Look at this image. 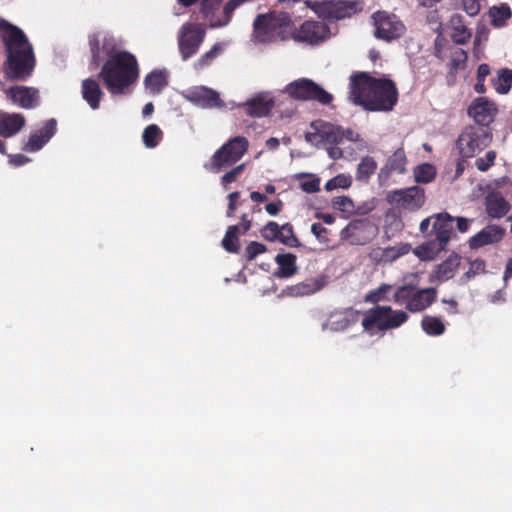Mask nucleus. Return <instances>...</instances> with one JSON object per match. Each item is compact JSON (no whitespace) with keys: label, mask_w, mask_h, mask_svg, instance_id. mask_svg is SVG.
I'll use <instances>...</instances> for the list:
<instances>
[{"label":"nucleus","mask_w":512,"mask_h":512,"mask_svg":"<svg viewBox=\"0 0 512 512\" xmlns=\"http://www.w3.org/2000/svg\"><path fill=\"white\" fill-rule=\"evenodd\" d=\"M454 221L457 222V229L461 233H465L468 231L470 220L464 217L454 218Z\"/></svg>","instance_id":"61"},{"label":"nucleus","mask_w":512,"mask_h":512,"mask_svg":"<svg viewBox=\"0 0 512 512\" xmlns=\"http://www.w3.org/2000/svg\"><path fill=\"white\" fill-rule=\"evenodd\" d=\"M495 90L500 94H506L512 86V70L503 68L498 72V78L493 82Z\"/></svg>","instance_id":"39"},{"label":"nucleus","mask_w":512,"mask_h":512,"mask_svg":"<svg viewBox=\"0 0 512 512\" xmlns=\"http://www.w3.org/2000/svg\"><path fill=\"white\" fill-rule=\"evenodd\" d=\"M281 207H282L281 201H278L277 203L271 202V203L266 204L265 210L267 211L268 214L275 216L280 212Z\"/></svg>","instance_id":"62"},{"label":"nucleus","mask_w":512,"mask_h":512,"mask_svg":"<svg viewBox=\"0 0 512 512\" xmlns=\"http://www.w3.org/2000/svg\"><path fill=\"white\" fill-rule=\"evenodd\" d=\"M274 107V101L264 96H258L248 100L244 104L246 114L251 117L267 116Z\"/></svg>","instance_id":"27"},{"label":"nucleus","mask_w":512,"mask_h":512,"mask_svg":"<svg viewBox=\"0 0 512 512\" xmlns=\"http://www.w3.org/2000/svg\"><path fill=\"white\" fill-rule=\"evenodd\" d=\"M375 37L387 42L399 39L406 32L404 23L395 14L376 11L372 14Z\"/></svg>","instance_id":"12"},{"label":"nucleus","mask_w":512,"mask_h":512,"mask_svg":"<svg viewBox=\"0 0 512 512\" xmlns=\"http://www.w3.org/2000/svg\"><path fill=\"white\" fill-rule=\"evenodd\" d=\"M486 264L485 261L482 259H475L470 263L469 270L465 272L460 281L461 283H467L471 278L475 277L476 275L480 273L486 272Z\"/></svg>","instance_id":"47"},{"label":"nucleus","mask_w":512,"mask_h":512,"mask_svg":"<svg viewBox=\"0 0 512 512\" xmlns=\"http://www.w3.org/2000/svg\"><path fill=\"white\" fill-rule=\"evenodd\" d=\"M311 128L314 130V132H307L305 134V140L306 142L313 144V145H319L323 143V141H319L321 139V133H320V121H313L311 123Z\"/></svg>","instance_id":"54"},{"label":"nucleus","mask_w":512,"mask_h":512,"mask_svg":"<svg viewBox=\"0 0 512 512\" xmlns=\"http://www.w3.org/2000/svg\"><path fill=\"white\" fill-rule=\"evenodd\" d=\"M0 36L7 53L3 64L5 77L13 81L27 80L34 71L36 59L26 35L20 28L2 19Z\"/></svg>","instance_id":"1"},{"label":"nucleus","mask_w":512,"mask_h":512,"mask_svg":"<svg viewBox=\"0 0 512 512\" xmlns=\"http://www.w3.org/2000/svg\"><path fill=\"white\" fill-rule=\"evenodd\" d=\"M249 141L244 136H235L225 142L212 155L210 162L205 164V169L212 173H220L227 167L237 163L247 152Z\"/></svg>","instance_id":"6"},{"label":"nucleus","mask_w":512,"mask_h":512,"mask_svg":"<svg viewBox=\"0 0 512 512\" xmlns=\"http://www.w3.org/2000/svg\"><path fill=\"white\" fill-rule=\"evenodd\" d=\"M327 283L326 276L309 278L288 287L289 294L294 297L309 296L322 290Z\"/></svg>","instance_id":"23"},{"label":"nucleus","mask_w":512,"mask_h":512,"mask_svg":"<svg viewBox=\"0 0 512 512\" xmlns=\"http://www.w3.org/2000/svg\"><path fill=\"white\" fill-rule=\"evenodd\" d=\"M487 214L492 218H501L510 210L509 202L500 193H490L485 198Z\"/></svg>","instance_id":"25"},{"label":"nucleus","mask_w":512,"mask_h":512,"mask_svg":"<svg viewBox=\"0 0 512 512\" xmlns=\"http://www.w3.org/2000/svg\"><path fill=\"white\" fill-rule=\"evenodd\" d=\"M460 260L461 258L457 253H452L446 260L436 266L432 276L440 282L451 279L460 265Z\"/></svg>","instance_id":"28"},{"label":"nucleus","mask_w":512,"mask_h":512,"mask_svg":"<svg viewBox=\"0 0 512 512\" xmlns=\"http://www.w3.org/2000/svg\"><path fill=\"white\" fill-rule=\"evenodd\" d=\"M279 265V275L281 277H290L296 273V256L292 253L278 254L275 258Z\"/></svg>","instance_id":"36"},{"label":"nucleus","mask_w":512,"mask_h":512,"mask_svg":"<svg viewBox=\"0 0 512 512\" xmlns=\"http://www.w3.org/2000/svg\"><path fill=\"white\" fill-rule=\"evenodd\" d=\"M495 159H496V152L493 150H490V151L486 152L484 157H479L475 160V166L479 171L485 172L491 166L494 165Z\"/></svg>","instance_id":"51"},{"label":"nucleus","mask_w":512,"mask_h":512,"mask_svg":"<svg viewBox=\"0 0 512 512\" xmlns=\"http://www.w3.org/2000/svg\"><path fill=\"white\" fill-rule=\"evenodd\" d=\"M492 135L488 128L468 126L457 139V146L463 158L473 157L485 149L491 142Z\"/></svg>","instance_id":"10"},{"label":"nucleus","mask_w":512,"mask_h":512,"mask_svg":"<svg viewBox=\"0 0 512 512\" xmlns=\"http://www.w3.org/2000/svg\"><path fill=\"white\" fill-rule=\"evenodd\" d=\"M490 23L495 28H502L507 24V21L512 17V10L508 4H501L500 6H493L488 12Z\"/></svg>","instance_id":"33"},{"label":"nucleus","mask_w":512,"mask_h":512,"mask_svg":"<svg viewBox=\"0 0 512 512\" xmlns=\"http://www.w3.org/2000/svg\"><path fill=\"white\" fill-rule=\"evenodd\" d=\"M222 48L219 43L213 45V47L203 54L197 61L194 62V69L197 71H201L206 67L210 66L214 59L221 52Z\"/></svg>","instance_id":"42"},{"label":"nucleus","mask_w":512,"mask_h":512,"mask_svg":"<svg viewBox=\"0 0 512 512\" xmlns=\"http://www.w3.org/2000/svg\"><path fill=\"white\" fill-rule=\"evenodd\" d=\"M436 176L435 167L432 164L424 163L414 169V177L418 183H429Z\"/></svg>","instance_id":"40"},{"label":"nucleus","mask_w":512,"mask_h":512,"mask_svg":"<svg viewBox=\"0 0 512 512\" xmlns=\"http://www.w3.org/2000/svg\"><path fill=\"white\" fill-rule=\"evenodd\" d=\"M240 193L238 191H234L228 195V208L226 215L227 217H232L237 208V200L239 199Z\"/></svg>","instance_id":"57"},{"label":"nucleus","mask_w":512,"mask_h":512,"mask_svg":"<svg viewBox=\"0 0 512 512\" xmlns=\"http://www.w3.org/2000/svg\"><path fill=\"white\" fill-rule=\"evenodd\" d=\"M311 232L315 235V237L320 241H326L325 235L327 234L328 230L325 228L321 223H313L311 225Z\"/></svg>","instance_id":"58"},{"label":"nucleus","mask_w":512,"mask_h":512,"mask_svg":"<svg viewBox=\"0 0 512 512\" xmlns=\"http://www.w3.org/2000/svg\"><path fill=\"white\" fill-rule=\"evenodd\" d=\"M441 302L449 305L448 314L455 315L458 313V303L456 300L443 298Z\"/></svg>","instance_id":"63"},{"label":"nucleus","mask_w":512,"mask_h":512,"mask_svg":"<svg viewBox=\"0 0 512 512\" xmlns=\"http://www.w3.org/2000/svg\"><path fill=\"white\" fill-rule=\"evenodd\" d=\"M320 121V133L323 143L338 145L341 143L342 127L323 120Z\"/></svg>","instance_id":"32"},{"label":"nucleus","mask_w":512,"mask_h":512,"mask_svg":"<svg viewBox=\"0 0 512 512\" xmlns=\"http://www.w3.org/2000/svg\"><path fill=\"white\" fill-rule=\"evenodd\" d=\"M81 94L89 107L96 110L100 106L101 99L104 95L100 84L93 78L84 79L81 83Z\"/></svg>","instance_id":"24"},{"label":"nucleus","mask_w":512,"mask_h":512,"mask_svg":"<svg viewBox=\"0 0 512 512\" xmlns=\"http://www.w3.org/2000/svg\"><path fill=\"white\" fill-rule=\"evenodd\" d=\"M297 179L308 178L300 183L301 189L306 193H315L320 190V179L312 174L300 173L296 175Z\"/></svg>","instance_id":"44"},{"label":"nucleus","mask_w":512,"mask_h":512,"mask_svg":"<svg viewBox=\"0 0 512 512\" xmlns=\"http://www.w3.org/2000/svg\"><path fill=\"white\" fill-rule=\"evenodd\" d=\"M330 36L329 26L321 21L306 20L293 33V38L298 42L310 45H318Z\"/></svg>","instance_id":"15"},{"label":"nucleus","mask_w":512,"mask_h":512,"mask_svg":"<svg viewBox=\"0 0 512 512\" xmlns=\"http://www.w3.org/2000/svg\"><path fill=\"white\" fill-rule=\"evenodd\" d=\"M496 113L495 104L484 97L474 99L468 107V115L477 123L476 127L488 128Z\"/></svg>","instance_id":"16"},{"label":"nucleus","mask_w":512,"mask_h":512,"mask_svg":"<svg viewBox=\"0 0 512 512\" xmlns=\"http://www.w3.org/2000/svg\"><path fill=\"white\" fill-rule=\"evenodd\" d=\"M108 92L124 95L139 78V65L136 57L125 50L116 51L104 62L98 74Z\"/></svg>","instance_id":"3"},{"label":"nucleus","mask_w":512,"mask_h":512,"mask_svg":"<svg viewBox=\"0 0 512 512\" xmlns=\"http://www.w3.org/2000/svg\"><path fill=\"white\" fill-rule=\"evenodd\" d=\"M406 155L402 148L397 149L387 160L385 166L381 169L380 176L384 173L390 175L391 173L402 174L405 172Z\"/></svg>","instance_id":"31"},{"label":"nucleus","mask_w":512,"mask_h":512,"mask_svg":"<svg viewBox=\"0 0 512 512\" xmlns=\"http://www.w3.org/2000/svg\"><path fill=\"white\" fill-rule=\"evenodd\" d=\"M462 5L469 16H476L481 8L480 0H462Z\"/></svg>","instance_id":"56"},{"label":"nucleus","mask_w":512,"mask_h":512,"mask_svg":"<svg viewBox=\"0 0 512 512\" xmlns=\"http://www.w3.org/2000/svg\"><path fill=\"white\" fill-rule=\"evenodd\" d=\"M373 226L368 220H354L345 226L340 233L342 239L350 240L352 244H366L370 241L371 235L360 238V234L369 232L372 234Z\"/></svg>","instance_id":"21"},{"label":"nucleus","mask_w":512,"mask_h":512,"mask_svg":"<svg viewBox=\"0 0 512 512\" xmlns=\"http://www.w3.org/2000/svg\"><path fill=\"white\" fill-rule=\"evenodd\" d=\"M390 289L391 285L381 284L378 288L369 291L365 295L364 301L370 304H378L379 302L386 299V294Z\"/></svg>","instance_id":"46"},{"label":"nucleus","mask_w":512,"mask_h":512,"mask_svg":"<svg viewBox=\"0 0 512 512\" xmlns=\"http://www.w3.org/2000/svg\"><path fill=\"white\" fill-rule=\"evenodd\" d=\"M10 163H12L14 166H22L29 162V158L23 154H14L9 155Z\"/></svg>","instance_id":"60"},{"label":"nucleus","mask_w":512,"mask_h":512,"mask_svg":"<svg viewBox=\"0 0 512 512\" xmlns=\"http://www.w3.org/2000/svg\"><path fill=\"white\" fill-rule=\"evenodd\" d=\"M291 26V17L285 12L259 14L253 22V37L260 43L282 41L288 38Z\"/></svg>","instance_id":"4"},{"label":"nucleus","mask_w":512,"mask_h":512,"mask_svg":"<svg viewBox=\"0 0 512 512\" xmlns=\"http://www.w3.org/2000/svg\"><path fill=\"white\" fill-rule=\"evenodd\" d=\"M425 199V190L420 186L390 191L386 196L388 203L408 211L420 209L425 204Z\"/></svg>","instance_id":"14"},{"label":"nucleus","mask_w":512,"mask_h":512,"mask_svg":"<svg viewBox=\"0 0 512 512\" xmlns=\"http://www.w3.org/2000/svg\"><path fill=\"white\" fill-rule=\"evenodd\" d=\"M490 74V67L488 64H480L477 69V79L485 80Z\"/></svg>","instance_id":"64"},{"label":"nucleus","mask_w":512,"mask_h":512,"mask_svg":"<svg viewBox=\"0 0 512 512\" xmlns=\"http://www.w3.org/2000/svg\"><path fill=\"white\" fill-rule=\"evenodd\" d=\"M25 125V118L21 114H0V135L8 138L19 132Z\"/></svg>","instance_id":"26"},{"label":"nucleus","mask_w":512,"mask_h":512,"mask_svg":"<svg viewBox=\"0 0 512 512\" xmlns=\"http://www.w3.org/2000/svg\"><path fill=\"white\" fill-rule=\"evenodd\" d=\"M196 96L207 107H220L223 105L219 94L212 89L202 88L196 93Z\"/></svg>","instance_id":"41"},{"label":"nucleus","mask_w":512,"mask_h":512,"mask_svg":"<svg viewBox=\"0 0 512 512\" xmlns=\"http://www.w3.org/2000/svg\"><path fill=\"white\" fill-rule=\"evenodd\" d=\"M144 84L151 94H159L168 85V75L165 70H153L146 75Z\"/></svg>","instance_id":"30"},{"label":"nucleus","mask_w":512,"mask_h":512,"mask_svg":"<svg viewBox=\"0 0 512 512\" xmlns=\"http://www.w3.org/2000/svg\"><path fill=\"white\" fill-rule=\"evenodd\" d=\"M349 99L365 110L387 112L397 104L398 90L391 79L359 72L350 77Z\"/></svg>","instance_id":"2"},{"label":"nucleus","mask_w":512,"mask_h":512,"mask_svg":"<svg viewBox=\"0 0 512 512\" xmlns=\"http://www.w3.org/2000/svg\"><path fill=\"white\" fill-rule=\"evenodd\" d=\"M451 38L456 44H465L471 38V33L467 27L461 25L454 28L453 33L451 34Z\"/></svg>","instance_id":"53"},{"label":"nucleus","mask_w":512,"mask_h":512,"mask_svg":"<svg viewBox=\"0 0 512 512\" xmlns=\"http://www.w3.org/2000/svg\"><path fill=\"white\" fill-rule=\"evenodd\" d=\"M100 33H93L89 35V48L91 52V61L90 65L94 68L99 67L100 62L102 60L101 50L109 57V55H113L115 52V39L113 36L104 35L102 39H100Z\"/></svg>","instance_id":"17"},{"label":"nucleus","mask_w":512,"mask_h":512,"mask_svg":"<svg viewBox=\"0 0 512 512\" xmlns=\"http://www.w3.org/2000/svg\"><path fill=\"white\" fill-rule=\"evenodd\" d=\"M422 330L429 336L436 337L442 335L446 326L442 319L437 316L425 315L421 320Z\"/></svg>","instance_id":"35"},{"label":"nucleus","mask_w":512,"mask_h":512,"mask_svg":"<svg viewBox=\"0 0 512 512\" xmlns=\"http://www.w3.org/2000/svg\"><path fill=\"white\" fill-rule=\"evenodd\" d=\"M205 38V30L194 23L184 24L178 37V47L181 58L187 61L198 53Z\"/></svg>","instance_id":"13"},{"label":"nucleus","mask_w":512,"mask_h":512,"mask_svg":"<svg viewBox=\"0 0 512 512\" xmlns=\"http://www.w3.org/2000/svg\"><path fill=\"white\" fill-rule=\"evenodd\" d=\"M266 252V246L260 242L252 241L245 249V256L248 261L254 260L258 255Z\"/></svg>","instance_id":"52"},{"label":"nucleus","mask_w":512,"mask_h":512,"mask_svg":"<svg viewBox=\"0 0 512 512\" xmlns=\"http://www.w3.org/2000/svg\"><path fill=\"white\" fill-rule=\"evenodd\" d=\"M409 315L402 310H393L390 306H376L366 311L362 319L364 331L374 335L378 331L395 329L404 324Z\"/></svg>","instance_id":"5"},{"label":"nucleus","mask_w":512,"mask_h":512,"mask_svg":"<svg viewBox=\"0 0 512 512\" xmlns=\"http://www.w3.org/2000/svg\"><path fill=\"white\" fill-rule=\"evenodd\" d=\"M352 184V179L350 176H346L344 174H338L332 179L328 180L325 184V189L327 191H332L337 188H349Z\"/></svg>","instance_id":"48"},{"label":"nucleus","mask_w":512,"mask_h":512,"mask_svg":"<svg viewBox=\"0 0 512 512\" xmlns=\"http://www.w3.org/2000/svg\"><path fill=\"white\" fill-rule=\"evenodd\" d=\"M344 139H347L348 141L351 142H358L361 140V136L351 128L344 129L342 127L341 142Z\"/></svg>","instance_id":"59"},{"label":"nucleus","mask_w":512,"mask_h":512,"mask_svg":"<svg viewBox=\"0 0 512 512\" xmlns=\"http://www.w3.org/2000/svg\"><path fill=\"white\" fill-rule=\"evenodd\" d=\"M244 169L245 164L242 163L235 166L230 171L226 172L220 179L223 187L227 189L231 183L235 182L238 179V177L243 173Z\"/></svg>","instance_id":"49"},{"label":"nucleus","mask_w":512,"mask_h":512,"mask_svg":"<svg viewBox=\"0 0 512 512\" xmlns=\"http://www.w3.org/2000/svg\"><path fill=\"white\" fill-rule=\"evenodd\" d=\"M6 94L13 103L24 109H32L38 105V90L33 87H10Z\"/></svg>","instance_id":"20"},{"label":"nucleus","mask_w":512,"mask_h":512,"mask_svg":"<svg viewBox=\"0 0 512 512\" xmlns=\"http://www.w3.org/2000/svg\"><path fill=\"white\" fill-rule=\"evenodd\" d=\"M454 217L447 212L431 215L423 219L419 230L426 238L432 237L448 246L449 241L454 234Z\"/></svg>","instance_id":"11"},{"label":"nucleus","mask_w":512,"mask_h":512,"mask_svg":"<svg viewBox=\"0 0 512 512\" xmlns=\"http://www.w3.org/2000/svg\"><path fill=\"white\" fill-rule=\"evenodd\" d=\"M278 241L289 247H297L300 245L298 238L294 235L293 226L285 223L280 226Z\"/></svg>","instance_id":"43"},{"label":"nucleus","mask_w":512,"mask_h":512,"mask_svg":"<svg viewBox=\"0 0 512 512\" xmlns=\"http://www.w3.org/2000/svg\"><path fill=\"white\" fill-rule=\"evenodd\" d=\"M505 235V229L498 225H488L470 238L469 245L472 249H478L488 244L500 242Z\"/></svg>","instance_id":"22"},{"label":"nucleus","mask_w":512,"mask_h":512,"mask_svg":"<svg viewBox=\"0 0 512 512\" xmlns=\"http://www.w3.org/2000/svg\"><path fill=\"white\" fill-rule=\"evenodd\" d=\"M378 164L371 156H365L357 165L355 179L358 182H368L370 177L376 172Z\"/></svg>","instance_id":"34"},{"label":"nucleus","mask_w":512,"mask_h":512,"mask_svg":"<svg viewBox=\"0 0 512 512\" xmlns=\"http://www.w3.org/2000/svg\"><path fill=\"white\" fill-rule=\"evenodd\" d=\"M359 311L353 308L333 311L323 329L329 328L331 331L340 332L348 329L358 321Z\"/></svg>","instance_id":"18"},{"label":"nucleus","mask_w":512,"mask_h":512,"mask_svg":"<svg viewBox=\"0 0 512 512\" xmlns=\"http://www.w3.org/2000/svg\"><path fill=\"white\" fill-rule=\"evenodd\" d=\"M446 248L447 245L432 238L417 246L413 252L422 261H432Z\"/></svg>","instance_id":"29"},{"label":"nucleus","mask_w":512,"mask_h":512,"mask_svg":"<svg viewBox=\"0 0 512 512\" xmlns=\"http://www.w3.org/2000/svg\"><path fill=\"white\" fill-rule=\"evenodd\" d=\"M280 226L274 221H269L262 229V237L270 242L278 241Z\"/></svg>","instance_id":"50"},{"label":"nucleus","mask_w":512,"mask_h":512,"mask_svg":"<svg viewBox=\"0 0 512 512\" xmlns=\"http://www.w3.org/2000/svg\"><path fill=\"white\" fill-rule=\"evenodd\" d=\"M332 205L335 209L343 212H350L354 207L352 200L346 196L335 197Z\"/></svg>","instance_id":"55"},{"label":"nucleus","mask_w":512,"mask_h":512,"mask_svg":"<svg viewBox=\"0 0 512 512\" xmlns=\"http://www.w3.org/2000/svg\"><path fill=\"white\" fill-rule=\"evenodd\" d=\"M467 58V52L462 48H457L456 50H454L451 54L450 61L448 64L450 68V73H454L458 69L464 68Z\"/></svg>","instance_id":"45"},{"label":"nucleus","mask_w":512,"mask_h":512,"mask_svg":"<svg viewBox=\"0 0 512 512\" xmlns=\"http://www.w3.org/2000/svg\"><path fill=\"white\" fill-rule=\"evenodd\" d=\"M307 4L319 17L329 20L349 18L363 8L361 1L326 0Z\"/></svg>","instance_id":"9"},{"label":"nucleus","mask_w":512,"mask_h":512,"mask_svg":"<svg viewBox=\"0 0 512 512\" xmlns=\"http://www.w3.org/2000/svg\"><path fill=\"white\" fill-rule=\"evenodd\" d=\"M57 122L55 119L47 120L43 127L31 134L23 149L26 152L39 151L56 133Z\"/></svg>","instance_id":"19"},{"label":"nucleus","mask_w":512,"mask_h":512,"mask_svg":"<svg viewBox=\"0 0 512 512\" xmlns=\"http://www.w3.org/2000/svg\"><path fill=\"white\" fill-rule=\"evenodd\" d=\"M163 138V132L156 124L148 125L142 134V140L145 147L152 149L155 148Z\"/></svg>","instance_id":"38"},{"label":"nucleus","mask_w":512,"mask_h":512,"mask_svg":"<svg viewBox=\"0 0 512 512\" xmlns=\"http://www.w3.org/2000/svg\"><path fill=\"white\" fill-rule=\"evenodd\" d=\"M240 226L231 225L228 227L223 239L222 247L229 253H238L240 250L239 234Z\"/></svg>","instance_id":"37"},{"label":"nucleus","mask_w":512,"mask_h":512,"mask_svg":"<svg viewBox=\"0 0 512 512\" xmlns=\"http://www.w3.org/2000/svg\"><path fill=\"white\" fill-rule=\"evenodd\" d=\"M284 91L296 100L316 101L322 105H329L333 101L332 94L308 78H300L289 83Z\"/></svg>","instance_id":"8"},{"label":"nucleus","mask_w":512,"mask_h":512,"mask_svg":"<svg viewBox=\"0 0 512 512\" xmlns=\"http://www.w3.org/2000/svg\"><path fill=\"white\" fill-rule=\"evenodd\" d=\"M394 301L405 304V308L418 313L430 307L437 299V289L434 287L414 290L411 285H402L394 293Z\"/></svg>","instance_id":"7"}]
</instances>
